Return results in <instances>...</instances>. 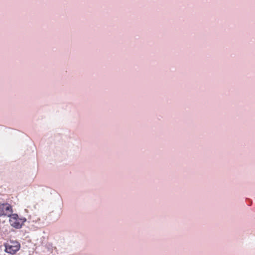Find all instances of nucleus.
I'll list each match as a JSON object with an SVG mask.
<instances>
[{"label": "nucleus", "instance_id": "obj_3", "mask_svg": "<svg viewBox=\"0 0 255 255\" xmlns=\"http://www.w3.org/2000/svg\"><path fill=\"white\" fill-rule=\"evenodd\" d=\"M9 217V223L11 226L17 229L21 228V225L20 224V219L17 215L11 214Z\"/></svg>", "mask_w": 255, "mask_h": 255}, {"label": "nucleus", "instance_id": "obj_1", "mask_svg": "<svg viewBox=\"0 0 255 255\" xmlns=\"http://www.w3.org/2000/svg\"><path fill=\"white\" fill-rule=\"evenodd\" d=\"M4 251L9 254L14 255L20 248V244L16 241H10L4 244Z\"/></svg>", "mask_w": 255, "mask_h": 255}, {"label": "nucleus", "instance_id": "obj_2", "mask_svg": "<svg viewBox=\"0 0 255 255\" xmlns=\"http://www.w3.org/2000/svg\"><path fill=\"white\" fill-rule=\"evenodd\" d=\"M12 206L8 203L0 204V217H9L12 213Z\"/></svg>", "mask_w": 255, "mask_h": 255}]
</instances>
